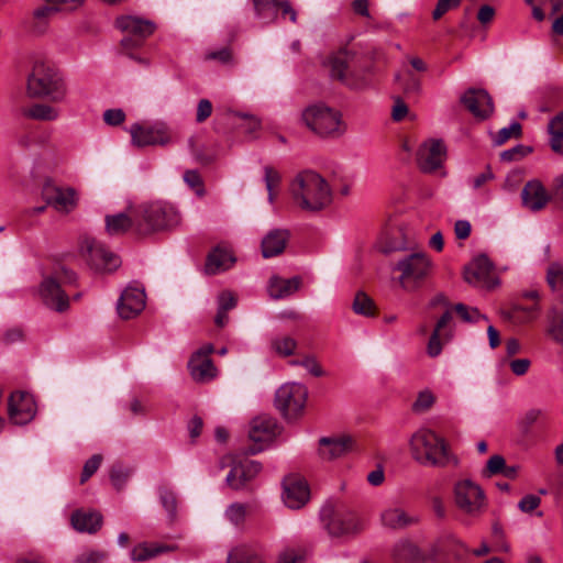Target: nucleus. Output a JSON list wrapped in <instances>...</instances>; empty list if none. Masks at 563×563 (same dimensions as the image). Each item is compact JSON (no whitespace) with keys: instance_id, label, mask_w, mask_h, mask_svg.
I'll return each mask as SVG.
<instances>
[{"instance_id":"nucleus-1","label":"nucleus","mask_w":563,"mask_h":563,"mask_svg":"<svg viewBox=\"0 0 563 563\" xmlns=\"http://www.w3.org/2000/svg\"><path fill=\"white\" fill-rule=\"evenodd\" d=\"M289 192L294 203L308 212L324 210L333 199L328 180L312 169L299 172L290 181Z\"/></svg>"},{"instance_id":"nucleus-2","label":"nucleus","mask_w":563,"mask_h":563,"mask_svg":"<svg viewBox=\"0 0 563 563\" xmlns=\"http://www.w3.org/2000/svg\"><path fill=\"white\" fill-rule=\"evenodd\" d=\"M135 234L147 236L173 230L181 222L178 210L166 201L143 202L134 207Z\"/></svg>"},{"instance_id":"nucleus-3","label":"nucleus","mask_w":563,"mask_h":563,"mask_svg":"<svg viewBox=\"0 0 563 563\" xmlns=\"http://www.w3.org/2000/svg\"><path fill=\"white\" fill-rule=\"evenodd\" d=\"M410 452L417 462L437 467L457 466L459 459L445 440L429 429H420L410 438Z\"/></svg>"},{"instance_id":"nucleus-4","label":"nucleus","mask_w":563,"mask_h":563,"mask_svg":"<svg viewBox=\"0 0 563 563\" xmlns=\"http://www.w3.org/2000/svg\"><path fill=\"white\" fill-rule=\"evenodd\" d=\"M66 92V85L59 71L44 59L34 60L26 78L27 96L60 102L65 99Z\"/></svg>"},{"instance_id":"nucleus-5","label":"nucleus","mask_w":563,"mask_h":563,"mask_svg":"<svg viewBox=\"0 0 563 563\" xmlns=\"http://www.w3.org/2000/svg\"><path fill=\"white\" fill-rule=\"evenodd\" d=\"M320 518L331 537L355 536L365 529L364 519L342 504H325Z\"/></svg>"},{"instance_id":"nucleus-6","label":"nucleus","mask_w":563,"mask_h":563,"mask_svg":"<svg viewBox=\"0 0 563 563\" xmlns=\"http://www.w3.org/2000/svg\"><path fill=\"white\" fill-rule=\"evenodd\" d=\"M77 280L76 274L65 267L55 271L53 276H46L40 284L38 295L43 303L49 309L64 312L69 308V296L63 286L73 285Z\"/></svg>"},{"instance_id":"nucleus-7","label":"nucleus","mask_w":563,"mask_h":563,"mask_svg":"<svg viewBox=\"0 0 563 563\" xmlns=\"http://www.w3.org/2000/svg\"><path fill=\"white\" fill-rule=\"evenodd\" d=\"M306 125L320 136L336 137L345 132V124L339 111L324 104H312L302 112Z\"/></svg>"},{"instance_id":"nucleus-8","label":"nucleus","mask_w":563,"mask_h":563,"mask_svg":"<svg viewBox=\"0 0 563 563\" xmlns=\"http://www.w3.org/2000/svg\"><path fill=\"white\" fill-rule=\"evenodd\" d=\"M330 74L334 79L353 89H361L368 84L367 69H357L355 55L340 51L329 58Z\"/></svg>"},{"instance_id":"nucleus-9","label":"nucleus","mask_w":563,"mask_h":563,"mask_svg":"<svg viewBox=\"0 0 563 563\" xmlns=\"http://www.w3.org/2000/svg\"><path fill=\"white\" fill-rule=\"evenodd\" d=\"M453 499L456 508L472 518L481 516L487 506L484 490L471 479H460L454 484Z\"/></svg>"},{"instance_id":"nucleus-10","label":"nucleus","mask_w":563,"mask_h":563,"mask_svg":"<svg viewBox=\"0 0 563 563\" xmlns=\"http://www.w3.org/2000/svg\"><path fill=\"white\" fill-rule=\"evenodd\" d=\"M394 269L400 272V286L405 290H413L429 275L431 261L424 253H411L398 261Z\"/></svg>"},{"instance_id":"nucleus-11","label":"nucleus","mask_w":563,"mask_h":563,"mask_svg":"<svg viewBox=\"0 0 563 563\" xmlns=\"http://www.w3.org/2000/svg\"><path fill=\"white\" fill-rule=\"evenodd\" d=\"M307 396V388L302 384L288 383L277 389L275 406L286 419H295L302 412Z\"/></svg>"},{"instance_id":"nucleus-12","label":"nucleus","mask_w":563,"mask_h":563,"mask_svg":"<svg viewBox=\"0 0 563 563\" xmlns=\"http://www.w3.org/2000/svg\"><path fill=\"white\" fill-rule=\"evenodd\" d=\"M80 254L96 271L111 272L120 265V258L91 236H82L79 242Z\"/></svg>"},{"instance_id":"nucleus-13","label":"nucleus","mask_w":563,"mask_h":563,"mask_svg":"<svg viewBox=\"0 0 563 563\" xmlns=\"http://www.w3.org/2000/svg\"><path fill=\"white\" fill-rule=\"evenodd\" d=\"M278 434V424L275 418L261 415L252 419L249 429V439L253 444L247 449V453L257 454L264 450L265 444L273 441Z\"/></svg>"},{"instance_id":"nucleus-14","label":"nucleus","mask_w":563,"mask_h":563,"mask_svg":"<svg viewBox=\"0 0 563 563\" xmlns=\"http://www.w3.org/2000/svg\"><path fill=\"white\" fill-rule=\"evenodd\" d=\"M130 134L132 143L139 147L166 145L170 142L169 129L163 122L153 124L134 123L130 128Z\"/></svg>"},{"instance_id":"nucleus-15","label":"nucleus","mask_w":563,"mask_h":563,"mask_svg":"<svg viewBox=\"0 0 563 563\" xmlns=\"http://www.w3.org/2000/svg\"><path fill=\"white\" fill-rule=\"evenodd\" d=\"M46 203L62 213L71 212L78 203L77 191L71 187H60L46 183L42 191Z\"/></svg>"},{"instance_id":"nucleus-16","label":"nucleus","mask_w":563,"mask_h":563,"mask_svg":"<svg viewBox=\"0 0 563 563\" xmlns=\"http://www.w3.org/2000/svg\"><path fill=\"white\" fill-rule=\"evenodd\" d=\"M445 155L446 150L442 141L429 140L420 145L417 152V164L421 172L433 173L441 167Z\"/></svg>"},{"instance_id":"nucleus-17","label":"nucleus","mask_w":563,"mask_h":563,"mask_svg":"<svg viewBox=\"0 0 563 563\" xmlns=\"http://www.w3.org/2000/svg\"><path fill=\"white\" fill-rule=\"evenodd\" d=\"M461 103L478 120H486L494 112L493 99L482 88L467 89L461 97Z\"/></svg>"},{"instance_id":"nucleus-18","label":"nucleus","mask_w":563,"mask_h":563,"mask_svg":"<svg viewBox=\"0 0 563 563\" xmlns=\"http://www.w3.org/2000/svg\"><path fill=\"white\" fill-rule=\"evenodd\" d=\"M212 352L213 346L208 344L199 349L190 357L188 367L195 382L206 383L210 382L217 376V368L210 358V354Z\"/></svg>"},{"instance_id":"nucleus-19","label":"nucleus","mask_w":563,"mask_h":563,"mask_svg":"<svg viewBox=\"0 0 563 563\" xmlns=\"http://www.w3.org/2000/svg\"><path fill=\"white\" fill-rule=\"evenodd\" d=\"M8 412L15 424H26L35 416L36 405L33 397L23 391L12 393L9 399Z\"/></svg>"},{"instance_id":"nucleus-20","label":"nucleus","mask_w":563,"mask_h":563,"mask_svg":"<svg viewBox=\"0 0 563 563\" xmlns=\"http://www.w3.org/2000/svg\"><path fill=\"white\" fill-rule=\"evenodd\" d=\"M255 16L268 22H275L277 12L280 10L282 15L289 16L290 22H297V11L288 0H251Z\"/></svg>"},{"instance_id":"nucleus-21","label":"nucleus","mask_w":563,"mask_h":563,"mask_svg":"<svg viewBox=\"0 0 563 563\" xmlns=\"http://www.w3.org/2000/svg\"><path fill=\"white\" fill-rule=\"evenodd\" d=\"M283 486V499L288 508L299 509L308 503L310 490L303 478L297 475H289L285 477Z\"/></svg>"},{"instance_id":"nucleus-22","label":"nucleus","mask_w":563,"mask_h":563,"mask_svg":"<svg viewBox=\"0 0 563 563\" xmlns=\"http://www.w3.org/2000/svg\"><path fill=\"white\" fill-rule=\"evenodd\" d=\"M452 311L446 309L437 321L430 335L427 353L430 357H437L442 352L443 344L448 343L453 336Z\"/></svg>"},{"instance_id":"nucleus-23","label":"nucleus","mask_w":563,"mask_h":563,"mask_svg":"<svg viewBox=\"0 0 563 563\" xmlns=\"http://www.w3.org/2000/svg\"><path fill=\"white\" fill-rule=\"evenodd\" d=\"M261 470V463L245 459L231 467L227 476V483L235 490L242 489L250 481L256 477Z\"/></svg>"},{"instance_id":"nucleus-24","label":"nucleus","mask_w":563,"mask_h":563,"mask_svg":"<svg viewBox=\"0 0 563 563\" xmlns=\"http://www.w3.org/2000/svg\"><path fill=\"white\" fill-rule=\"evenodd\" d=\"M145 307V292L136 287H128L118 302V313L122 319L136 317Z\"/></svg>"},{"instance_id":"nucleus-25","label":"nucleus","mask_w":563,"mask_h":563,"mask_svg":"<svg viewBox=\"0 0 563 563\" xmlns=\"http://www.w3.org/2000/svg\"><path fill=\"white\" fill-rule=\"evenodd\" d=\"M115 24L122 32L133 35L143 42L156 30L153 21L133 15L120 16L117 19Z\"/></svg>"},{"instance_id":"nucleus-26","label":"nucleus","mask_w":563,"mask_h":563,"mask_svg":"<svg viewBox=\"0 0 563 563\" xmlns=\"http://www.w3.org/2000/svg\"><path fill=\"white\" fill-rule=\"evenodd\" d=\"M522 205L530 211L542 210L551 199L544 186L537 179L528 181L521 191Z\"/></svg>"},{"instance_id":"nucleus-27","label":"nucleus","mask_w":563,"mask_h":563,"mask_svg":"<svg viewBox=\"0 0 563 563\" xmlns=\"http://www.w3.org/2000/svg\"><path fill=\"white\" fill-rule=\"evenodd\" d=\"M493 265L485 255L476 257L464 271V279L474 286H490Z\"/></svg>"},{"instance_id":"nucleus-28","label":"nucleus","mask_w":563,"mask_h":563,"mask_svg":"<svg viewBox=\"0 0 563 563\" xmlns=\"http://www.w3.org/2000/svg\"><path fill=\"white\" fill-rule=\"evenodd\" d=\"M353 449L351 437L321 438L319 441V454L323 460H335L344 456Z\"/></svg>"},{"instance_id":"nucleus-29","label":"nucleus","mask_w":563,"mask_h":563,"mask_svg":"<svg viewBox=\"0 0 563 563\" xmlns=\"http://www.w3.org/2000/svg\"><path fill=\"white\" fill-rule=\"evenodd\" d=\"M391 559L395 563H426L429 556L417 544L402 539L393 547Z\"/></svg>"},{"instance_id":"nucleus-30","label":"nucleus","mask_w":563,"mask_h":563,"mask_svg":"<svg viewBox=\"0 0 563 563\" xmlns=\"http://www.w3.org/2000/svg\"><path fill=\"white\" fill-rule=\"evenodd\" d=\"M289 240V232L283 229L269 231L262 240L261 250L265 258L282 254Z\"/></svg>"},{"instance_id":"nucleus-31","label":"nucleus","mask_w":563,"mask_h":563,"mask_svg":"<svg viewBox=\"0 0 563 563\" xmlns=\"http://www.w3.org/2000/svg\"><path fill=\"white\" fill-rule=\"evenodd\" d=\"M73 528L78 532L96 533L102 526V516L97 511L75 510L70 517Z\"/></svg>"},{"instance_id":"nucleus-32","label":"nucleus","mask_w":563,"mask_h":563,"mask_svg":"<svg viewBox=\"0 0 563 563\" xmlns=\"http://www.w3.org/2000/svg\"><path fill=\"white\" fill-rule=\"evenodd\" d=\"M380 521L388 529L400 530L413 525L416 519L400 507H388L380 514Z\"/></svg>"},{"instance_id":"nucleus-33","label":"nucleus","mask_w":563,"mask_h":563,"mask_svg":"<svg viewBox=\"0 0 563 563\" xmlns=\"http://www.w3.org/2000/svg\"><path fill=\"white\" fill-rule=\"evenodd\" d=\"M434 555L442 554L453 556L455 560H462L470 550L453 534H448L438 540L433 549Z\"/></svg>"},{"instance_id":"nucleus-34","label":"nucleus","mask_w":563,"mask_h":563,"mask_svg":"<svg viewBox=\"0 0 563 563\" xmlns=\"http://www.w3.org/2000/svg\"><path fill=\"white\" fill-rule=\"evenodd\" d=\"M234 257L228 250L216 247L212 250L206 261L205 272L208 275L219 274L230 268L234 263Z\"/></svg>"},{"instance_id":"nucleus-35","label":"nucleus","mask_w":563,"mask_h":563,"mask_svg":"<svg viewBox=\"0 0 563 563\" xmlns=\"http://www.w3.org/2000/svg\"><path fill=\"white\" fill-rule=\"evenodd\" d=\"M301 285V278L295 276L289 279H284L280 277H272L268 285V292L272 298L280 299L288 297L296 292Z\"/></svg>"},{"instance_id":"nucleus-36","label":"nucleus","mask_w":563,"mask_h":563,"mask_svg":"<svg viewBox=\"0 0 563 563\" xmlns=\"http://www.w3.org/2000/svg\"><path fill=\"white\" fill-rule=\"evenodd\" d=\"M129 229L135 232L134 207L131 209L130 214L118 213L106 217V230L110 235L123 234Z\"/></svg>"},{"instance_id":"nucleus-37","label":"nucleus","mask_w":563,"mask_h":563,"mask_svg":"<svg viewBox=\"0 0 563 563\" xmlns=\"http://www.w3.org/2000/svg\"><path fill=\"white\" fill-rule=\"evenodd\" d=\"M172 549L163 544L140 543L132 549L131 559L135 562H145Z\"/></svg>"},{"instance_id":"nucleus-38","label":"nucleus","mask_w":563,"mask_h":563,"mask_svg":"<svg viewBox=\"0 0 563 563\" xmlns=\"http://www.w3.org/2000/svg\"><path fill=\"white\" fill-rule=\"evenodd\" d=\"M227 563H266L264 559L252 548L241 545L233 549Z\"/></svg>"},{"instance_id":"nucleus-39","label":"nucleus","mask_w":563,"mask_h":563,"mask_svg":"<svg viewBox=\"0 0 563 563\" xmlns=\"http://www.w3.org/2000/svg\"><path fill=\"white\" fill-rule=\"evenodd\" d=\"M23 115L33 120L54 121L58 118V111L48 104H33L23 110Z\"/></svg>"},{"instance_id":"nucleus-40","label":"nucleus","mask_w":563,"mask_h":563,"mask_svg":"<svg viewBox=\"0 0 563 563\" xmlns=\"http://www.w3.org/2000/svg\"><path fill=\"white\" fill-rule=\"evenodd\" d=\"M396 80L406 96H416L421 91V79L412 70L397 75Z\"/></svg>"},{"instance_id":"nucleus-41","label":"nucleus","mask_w":563,"mask_h":563,"mask_svg":"<svg viewBox=\"0 0 563 563\" xmlns=\"http://www.w3.org/2000/svg\"><path fill=\"white\" fill-rule=\"evenodd\" d=\"M352 309L356 314L364 317H374L376 313L375 302L364 291L356 292L352 303Z\"/></svg>"},{"instance_id":"nucleus-42","label":"nucleus","mask_w":563,"mask_h":563,"mask_svg":"<svg viewBox=\"0 0 563 563\" xmlns=\"http://www.w3.org/2000/svg\"><path fill=\"white\" fill-rule=\"evenodd\" d=\"M271 347L277 355L287 357L294 354L297 341L288 335H279L272 339Z\"/></svg>"},{"instance_id":"nucleus-43","label":"nucleus","mask_w":563,"mask_h":563,"mask_svg":"<svg viewBox=\"0 0 563 563\" xmlns=\"http://www.w3.org/2000/svg\"><path fill=\"white\" fill-rule=\"evenodd\" d=\"M545 417H547V415L542 409L531 408V409L527 410L518 421L520 431L523 434H529L531 431V428L534 424L543 421L545 419Z\"/></svg>"},{"instance_id":"nucleus-44","label":"nucleus","mask_w":563,"mask_h":563,"mask_svg":"<svg viewBox=\"0 0 563 563\" xmlns=\"http://www.w3.org/2000/svg\"><path fill=\"white\" fill-rule=\"evenodd\" d=\"M264 173V180L268 192V200L273 202L277 195V190L282 181V176L275 168L271 166H265Z\"/></svg>"},{"instance_id":"nucleus-45","label":"nucleus","mask_w":563,"mask_h":563,"mask_svg":"<svg viewBox=\"0 0 563 563\" xmlns=\"http://www.w3.org/2000/svg\"><path fill=\"white\" fill-rule=\"evenodd\" d=\"M132 471L120 463L113 464L110 470V481L117 490H121L126 484Z\"/></svg>"},{"instance_id":"nucleus-46","label":"nucleus","mask_w":563,"mask_h":563,"mask_svg":"<svg viewBox=\"0 0 563 563\" xmlns=\"http://www.w3.org/2000/svg\"><path fill=\"white\" fill-rule=\"evenodd\" d=\"M159 499L165 508V510L168 512V516L170 520H174L176 518V510H177V497L176 494L169 489L168 487H159L158 489Z\"/></svg>"},{"instance_id":"nucleus-47","label":"nucleus","mask_w":563,"mask_h":563,"mask_svg":"<svg viewBox=\"0 0 563 563\" xmlns=\"http://www.w3.org/2000/svg\"><path fill=\"white\" fill-rule=\"evenodd\" d=\"M547 282L553 290L563 289V264L553 262L548 266Z\"/></svg>"},{"instance_id":"nucleus-48","label":"nucleus","mask_w":563,"mask_h":563,"mask_svg":"<svg viewBox=\"0 0 563 563\" xmlns=\"http://www.w3.org/2000/svg\"><path fill=\"white\" fill-rule=\"evenodd\" d=\"M247 514V506L241 503L231 504L225 510V517L230 522L239 526L244 522Z\"/></svg>"},{"instance_id":"nucleus-49","label":"nucleus","mask_w":563,"mask_h":563,"mask_svg":"<svg viewBox=\"0 0 563 563\" xmlns=\"http://www.w3.org/2000/svg\"><path fill=\"white\" fill-rule=\"evenodd\" d=\"M453 309L465 322L476 323L482 319H486V317L482 314L477 308H470L464 303H456Z\"/></svg>"},{"instance_id":"nucleus-50","label":"nucleus","mask_w":563,"mask_h":563,"mask_svg":"<svg viewBox=\"0 0 563 563\" xmlns=\"http://www.w3.org/2000/svg\"><path fill=\"white\" fill-rule=\"evenodd\" d=\"M435 402V396L432 391L426 389L418 394L416 401L412 404V410L417 413L428 411Z\"/></svg>"},{"instance_id":"nucleus-51","label":"nucleus","mask_w":563,"mask_h":563,"mask_svg":"<svg viewBox=\"0 0 563 563\" xmlns=\"http://www.w3.org/2000/svg\"><path fill=\"white\" fill-rule=\"evenodd\" d=\"M108 559V553L103 550H86L77 555L74 563H102Z\"/></svg>"},{"instance_id":"nucleus-52","label":"nucleus","mask_w":563,"mask_h":563,"mask_svg":"<svg viewBox=\"0 0 563 563\" xmlns=\"http://www.w3.org/2000/svg\"><path fill=\"white\" fill-rule=\"evenodd\" d=\"M521 135V124L512 122L509 126L499 130L495 137L496 145H503L511 137H519Z\"/></svg>"},{"instance_id":"nucleus-53","label":"nucleus","mask_w":563,"mask_h":563,"mask_svg":"<svg viewBox=\"0 0 563 563\" xmlns=\"http://www.w3.org/2000/svg\"><path fill=\"white\" fill-rule=\"evenodd\" d=\"M538 305L533 303L529 307L516 306L512 311V317L521 322H529L538 316Z\"/></svg>"},{"instance_id":"nucleus-54","label":"nucleus","mask_w":563,"mask_h":563,"mask_svg":"<svg viewBox=\"0 0 563 563\" xmlns=\"http://www.w3.org/2000/svg\"><path fill=\"white\" fill-rule=\"evenodd\" d=\"M102 460L103 459L101 454H93L89 460L86 461L80 476L81 484L87 482L98 471Z\"/></svg>"},{"instance_id":"nucleus-55","label":"nucleus","mask_w":563,"mask_h":563,"mask_svg":"<svg viewBox=\"0 0 563 563\" xmlns=\"http://www.w3.org/2000/svg\"><path fill=\"white\" fill-rule=\"evenodd\" d=\"M185 183L195 190L198 196L205 195V187L201 176L197 170L190 169L184 174Z\"/></svg>"},{"instance_id":"nucleus-56","label":"nucleus","mask_w":563,"mask_h":563,"mask_svg":"<svg viewBox=\"0 0 563 563\" xmlns=\"http://www.w3.org/2000/svg\"><path fill=\"white\" fill-rule=\"evenodd\" d=\"M461 3L462 0H438L432 11V19L434 21L440 20L450 10L459 8Z\"/></svg>"},{"instance_id":"nucleus-57","label":"nucleus","mask_w":563,"mask_h":563,"mask_svg":"<svg viewBox=\"0 0 563 563\" xmlns=\"http://www.w3.org/2000/svg\"><path fill=\"white\" fill-rule=\"evenodd\" d=\"M531 152L530 147L523 145H516L512 148L506 150L500 153V159L503 162H515L525 157Z\"/></svg>"},{"instance_id":"nucleus-58","label":"nucleus","mask_w":563,"mask_h":563,"mask_svg":"<svg viewBox=\"0 0 563 563\" xmlns=\"http://www.w3.org/2000/svg\"><path fill=\"white\" fill-rule=\"evenodd\" d=\"M541 505V498L533 494H528L523 496L519 503L518 508L521 512L525 514H532L534 510H537Z\"/></svg>"},{"instance_id":"nucleus-59","label":"nucleus","mask_w":563,"mask_h":563,"mask_svg":"<svg viewBox=\"0 0 563 563\" xmlns=\"http://www.w3.org/2000/svg\"><path fill=\"white\" fill-rule=\"evenodd\" d=\"M506 461L501 455H493L486 464L485 473L487 476L501 474L505 470Z\"/></svg>"},{"instance_id":"nucleus-60","label":"nucleus","mask_w":563,"mask_h":563,"mask_svg":"<svg viewBox=\"0 0 563 563\" xmlns=\"http://www.w3.org/2000/svg\"><path fill=\"white\" fill-rule=\"evenodd\" d=\"M125 120V113L122 109H108L103 113V121L110 126H118Z\"/></svg>"},{"instance_id":"nucleus-61","label":"nucleus","mask_w":563,"mask_h":563,"mask_svg":"<svg viewBox=\"0 0 563 563\" xmlns=\"http://www.w3.org/2000/svg\"><path fill=\"white\" fill-rule=\"evenodd\" d=\"M212 113V103L208 99H201L198 102L196 121L198 123L205 122Z\"/></svg>"},{"instance_id":"nucleus-62","label":"nucleus","mask_w":563,"mask_h":563,"mask_svg":"<svg viewBox=\"0 0 563 563\" xmlns=\"http://www.w3.org/2000/svg\"><path fill=\"white\" fill-rule=\"evenodd\" d=\"M236 306V298L230 291H223L218 297V309L230 311Z\"/></svg>"},{"instance_id":"nucleus-63","label":"nucleus","mask_w":563,"mask_h":563,"mask_svg":"<svg viewBox=\"0 0 563 563\" xmlns=\"http://www.w3.org/2000/svg\"><path fill=\"white\" fill-rule=\"evenodd\" d=\"M300 366L305 367L312 376L320 377L323 375V369L317 360L312 356H306L301 360Z\"/></svg>"},{"instance_id":"nucleus-64","label":"nucleus","mask_w":563,"mask_h":563,"mask_svg":"<svg viewBox=\"0 0 563 563\" xmlns=\"http://www.w3.org/2000/svg\"><path fill=\"white\" fill-rule=\"evenodd\" d=\"M548 332L556 343L563 346V316L550 325Z\"/></svg>"}]
</instances>
